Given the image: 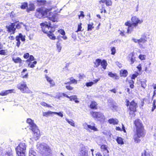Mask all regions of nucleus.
Returning <instances> with one entry per match:
<instances>
[{
    "label": "nucleus",
    "mask_w": 156,
    "mask_h": 156,
    "mask_svg": "<svg viewBox=\"0 0 156 156\" xmlns=\"http://www.w3.org/2000/svg\"><path fill=\"white\" fill-rule=\"evenodd\" d=\"M132 23L129 22H126L125 25L128 26L127 32L131 33L133 31L134 27H136L138 24H140L143 22L142 19H139L136 16H133L131 18Z\"/></svg>",
    "instance_id": "f257e3e1"
},
{
    "label": "nucleus",
    "mask_w": 156,
    "mask_h": 156,
    "mask_svg": "<svg viewBox=\"0 0 156 156\" xmlns=\"http://www.w3.org/2000/svg\"><path fill=\"white\" fill-rule=\"evenodd\" d=\"M66 88H67V89L69 90H72L73 89V87H72L71 86L69 85L66 86Z\"/></svg>",
    "instance_id": "338daca9"
},
{
    "label": "nucleus",
    "mask_w": 156,
    "mask_h": 156,
    "mask_svg": "<svg viewBox=\"0 0 156 156\" xmlns=\"http://www.w3.org/2000/svg\"><path fill=\"white\" fill-rule=\"evenodd\" d=\"M105 4L107 6H110L112 4V2L111 0H107Z\"/></svg>",
    "instance_id": "09e8293b"
},
{
    "label": "nucleus",
    "mask_w": 156,
    "mask_h": 156,
    "mask_svg": "<svg viewBox=\"0 0 156 156\" xmlns=\"http://www.w3.org/2000/svg\"><path fill=\"white\" fill-rule=\"evenodd\" d=\"M34 4H36L35 1L34 2V3H33L31 2H29V4L28 6L29 8H27V10H34L35 9V5Z\"/></svg>",
    "instance_id": "aec40b11"
},
{
    "label": "nucleus",
    "mask_w": 156,
    "mask_h": 156,
    "mask_svg": "<svg viewBox=\"0 0 156 156\" xmlns=\"http://www.w3.org/2000/svg\"><path fill=\"white\" fill-rule=\"evenodd\" d=\"M29 56V53H27L24 55L23 57L25 58H27Z\"/></svg>",
    "instance_id": "0e129e2a"
},
{
    "label": "nucleus",
    "mask_w": 156,
    "mask_h": 156,
    "mask_svg": "<svg viewBox=\"0 0 156 156\" xmlns=\"http://www.w3.org/2000/svg\"><path fill=\"white\" fill-rule=\"evenodd\" d=\"M52 114H54V112H52L51 111H48L46 112H44L43 113V116L45 117H48L50 115Z\"/></svg>",
    "instance_id": "7c9ffc66"
},
{
    "label": "nucleus",
    "mask_w": 156,
    "mask_h": 156,
    "mask_svg": "<svg viewBox=\"0 0 156 156\" xmlns=\"http://www.w3.org/2000/svg\"><path fill=\"white\" fill-rule=\"evenodd\" d=\"M101 66H102V68H103L104 69H106L107 65V63L105 60H103L102 61H101Z\"/></svg>",
    "instance_id": "bb28decb"
},
{
    "label": "nucleus",
    "mask_w": 156,
    "mask_h": 156,
    "mask_svg": "<svg viewBox=\"0 0 156 156\" xmlns=\"http://www.w3.org/2000/svg\"><path fill=\"white\" fill-rule=\"evenodd\" d=\"M93 23H91L90 24H88V31H90L92 30V29L94 27H93Z\"/></svg>",
    "instance_id": "f704fd0d"
},
{
    "label": "nucleus",
    "mask_w": 156,
    "mask_h": 156,
    "mask_svg": "<svg viewBox=\"0 0 156 156\" xmlns=\"http://www.w3.org/2000/svg\"><path fill=\"white\" fill-rule=\"evenodd\" d=\"M82 23H80L78 25V28L77 30L76 31V32H78V31H81V29L82 28L81 27Z\"/></svg>",
    "instance_id": "3c124183"
},
{
    "label": "nucleus",
    "mask_w": 156,
    "mask_h": 156,
    "mask_svg": "<svg viewBox=\"0 0 156 156\" xmlns=\"http://www.w3.org/2000/svg\"><path fill=\"white\" fill-rule=\"evenodd\" d=\"M111 51H112L111 54L114 55L115 53V48L114 47H112L111 49Z\"/></svg>",
    "instance_id": "5fc2aeb1"
},
{
    "label": "nucleus",
    "mask_w": 156,
    "mask_h": 156,
    "mask_svg": "<svg viewBox=\"0 0 156 156\" xmlns=\"http://www.w3.org/2000/svg\"><path fill=\"white\" fill-rule=\"evenodd\" d=\"M118 31L119 32V34L120 35L122 36H124L125 34H124V30H119Z\"/></svg>",
    "instance_id": "bf43d9fd"
},
{
    "label": "nucleus",
    "mask_w": 156,
    "mask_h": 156,
    "mask_svg": "<svg viewBox=\"0 0 156 156\" xmlns=\"http://www.w3.org/2000/svg\"><path fill=\"white\" fill-rule=\"evenodd\" d=\"M101 149L102 150H103V151L105 152L106 151L107 152H108V151L107 149V147L106 145H102L101 146Z\"/></svg>",
    "instance_id": "4c0bfd02"
},
{
    "label": "nucleus",
    "mask_w": 156,
    "mask_h": 156,
    "mask_svg": "<svg viewBox=\"0 0 156 156\" xmlns=\"http://www.w3.org/2000/svg\"><path fill=\"white\" fill-rule=\"evenodd\" d=\"M47 11L45 10H37L35 16L38 18L41 19L46 17Z\"/></svg>",
    "instance_id": "ddd939ff"
},
{
    "label": "nucleus",
    "mask_w": 156,
    "mask_h": 156,
    "mask_svg": "<svg viewBox=\"0 0 156 156\" xmlns=\"http://www.w3.org/2000/svg\"><path fill=\"white\" fill-rule=\"evenodd\" d=\"M134 124L136 127V132H144V127L141 121L139 119L135 120Z\"/></svg>",
    "instance_id": "1a4fd4ad"
},
{
    "label": "nucleus",
    "mask_w": 156,
    "mask_h": 156,
    "mask_svg": "<svg viewBox=\"0 0 156 156\" xmlns=\"http://www.w3.org/2000/svg\"><path fill=\"white\" fill-rule=\"evenodd\" d=\"M69 98L71 101H74L77 99V97L76 96L74 95L69 97Z\"/></svg>",
    "instance_id": "49530a36"
},
{
    "label": "nucleus",
    "mask_w": 156,
    "mask_h": 156,
    "mask_svg": "<svg viewBox=\"0 0 156 156\" xmlns=\"http://www.w3.org/2000/svg\"><path fill=\"white\" fill-rule=\"evenodd\" d=\"M36 4L38 6H41V8H39L37 9L36 10H52V9H55L56 8V6H52L49 8H47L44 7V9H42L43 7L46 6V2L44 0H37V1H35Z\"/></svg>",
    "instance_id": "39448f33"
},
{
    "label": "nucleus",
    "mask_w": 156,
    "mask_h": 156,
    "mask_svg": "<svg viewBox=\"0 0 156 156\" xmlns=\"http://www.w3.org/2000/svg\"><path fill=\"white\" fill-rule=\"evenodd\" d=\"M15 23H11L10 24L6 26V28L7 29V31L10 33V34H14L16 30Z\"/></svg>",
    "instance_id": "4468645a"
},
{
    "label": "nucleus",
    "mask_w": 156,
    "mask_h": 156,
    "mask_svg": "<svg viewBox=\"0 0 156 156\" xmlns=\"http://www.w3.org/2000/svg\"><path fill=\"white\" fill-rule=\"evenodd\" d=\"M27 122L30 125L31 128V129H34V128H36L37 127L36 125L34 123V121L30 118L27 119Z\"/></svg>",
    "instance_id": "6ab92c4d"
},
{
    "label": "nucleus",
    "mask_w": 156,
    "mask_h": 156,
    "mask_svg": "<svg viewBox=\"0 0 156 156\" xmlns=\"http://www.w3.org/2000/svg\"><path fill=\"white\" fill-rule=\"evenodd\" d=\"M28 66L31 68H34L35 67L34 65L31 62H29L28 63Z\"/></svg>",
    "instance_id": "864d4df0"
},
{
    "label": "nucleus",
    "mask_w": 156,
    "mask_h": 156,
    "mask_svg": "<svg viewBox=\"0 0 156 156\" xmlns=\"http://www.w3.org/2000/svg\"><path fill=\"white\" fill-rule=\"evenodd\" d=\"M138 74L139 73L138 72L135 73V74L132 75L131 78L132 79H134L138 75Z\"/></svg>",
    "instance_id": "8fccbe9b"
},
{
    "label": "nucleus",
    "mask_w": 156,
    "mask_h": 156,
    "mask_svg": "<svg viewBox=\"0 0 156 156\" xmlns=\"http://www.w3.org/2000/svg\"><path fill=\"white\" fill-rule=\"evenodd\" d=\"M108 75L111 77L114 78L115 79L118 80L119 79V76H117L115 73H113L111 72H109L108 73Z\"/></svg>",
    "instance_id": "4be33fe9"
},
{
    "label": "nucleus",
    "mask_w": 156,
    "mask_h": 156,
    "mask_svg": "<svg viewBox=\"0 0 156 156\" xmlns=\"http://www.w3.org/2000/svg\"><path fill=\"white\" fill-rule=\"evenodd\" d=\"M34 60V58L33 55H31L30 56L29 58L27 61L26 62H31V61Z\"/></svg>",
    "instance_id": "58836bf2"
},
{
    "label": "nucleus",
    "mask_w": 156,
    "mask_h": 156,
    "mask_svg": "<svg viewBox=\"0 0 156 156\" xmlns=\"http://www.w3.org/2000/svg\"><path fill=\"white\" fill-rule=\"evenodd\" d=\"M45 78L47 80L48 82H49L52 80L51 79V78L49 77L47 75L45 76Z\"/></svg>",
    "instance_id": "69168bd1"
},
{
    "label": "nucleus",
    "mask_w": 156,
    "mask_h": 156,
    "mask_svg": "<svg viewBox=\"0 0 156 156\" xmlns=\"http://www.w3.org/2000/svg\"><path fill=\"white\" fill-rule=\"evenodd\" d=\"M101 60L100 59H97L94 62V67H98L100 64Z\"/></svg>",
    "instance_id": "a878e982"
},
{
    "label": "nucleus",
    "mask_w": 156,
    "mask_h": 156,
    "mask_svg": "<svg viewBox=\"0 0 156 156\" xmlns=\"http://www.w3.org/2000/svg\"><path fill=\"white\" fill-rule=\"evenodd\" d=\"M49 83L50 84V87H52L54 86L55 85V83L53 80H52Z\"/></svg>",
    "instance_id": "052dcab7"
},
{
    "label": "nucleus",
    "mask_w": 156,
    "mask_h": 156,
    "mask_svg": "<svg viewBox=\"0 0 156 156\" xmlns=\"http://www.w3.org/2000/svg\"><path fill=\"white\" fill-rule=\"evenodd\" d=\"M47 11L46 17L53 22L58 21V14L56 10H45Z\"/></svg>",
    "instance_id": "f03ea898"
},
{
    "label": "nucleus",
    "mask_w": 156,
    "mask_h": 156,
    "mask_svg": "<svg viewBox=\"0 0 156 156\" xmlns=\"http://www.w3.org/2000/svg\"><path fill=\"white\" fill-rule=\"evenodd\" d=\"M21 25H23V26H25L24 24L22 22L19 23L18 24H17L16 26V27H15L16 29V28L17 29H20L21 27Z\"/></svg>",
    "instance_id": "e433bc0d"
},
{
    "label": "nucleus",
    "mask_w": 156,
    "mask_h": 156,
    "mask_svg": "<svg viewBox=\"0 0 156 156\" xmlns=\"http://www.w3.org/2000/svg\"><path fill=\"white\" fill-rule=\"evenodd\" d=\"M28 4L27 2H23L21 3V5L20 6V8L21 9H24L28 8Z\"/></svg>",
    "instance_id": "cd10ccee"
},
{
    "label": "nucleus",
    "mask_w": 156,
    "mask_h": 156,
    "mask_svg": "<svg viewBox=\"0 0 156 156\" xmlns=\"http://www.w3.org/2000/svg\"><path fill=\"white\" fill-rule=\"evenodd\" d=\"M144 132H136V133L134 135L133 138L135 142L138 143L140 142V140L139 138L144 136Z\"/></svg>",
    "instance_id": "2eb2a0df"
},
{
    "label": "nucleus",
    "mask_w": 156,
    "mask_h": 156,
    "mask_svg": "<svg viewBox=\"0 0 156 156\" xmlns=\"http://www.w3.org/2000/svg\"><path fill=\"white\" fill-rule=\"evenodd\" d=\"M94 84V82L91 81L87 83H86V85L87 87H89L91 86Z\"/></svg>",
    "instance_id": "c03bdc74"
},
{
    "label": "nucleus",
    "mask_w": 156,
    "mask_h": 156,
    "mask_svg": "<svg viewBox=\"0 0 156 156\" xmlns=\"http://www.w3.org/2000/svg\"><path fill=\"white\" fill-rule=\"evenodd\" d=\"M88 148L86 146H82L80 149L79 156H89L88 153Z\"/></svg>",
    "instance_id": "f8f14e48"
},
{
    "label": "nucleus",
    "mask_w": 156,
    "mask_h": 156,
    "mask_svg": "<svg viewBox=\"0 0 156 156\" xmlns=\"http://www.w3.org/2000/svg\"><path fill=\"white\" fill-rule=\"evenodd\" d=\"M55 31V29L52 30L49 33H48V36L50 38L53 40H55V37L54 35V34H52V32H54Z\"/></svg>",
    "instance_id": "b1692460"
},
{
    "label": "nucleus",
    "mask_w": 156,
    "mask_h": 156,
    "mask_svg": "<svg viewBox=\"0 0 156 156\" xmlns=\"http://www.w3.org/2000/svg\"><path fill=\"white\" fill-rule=\"evenodd\" d=\"M127 72L126 70H122L120 71V75L121 76L126 77L127 76Z\"/></svg>",
    "instance_id": "2f4dec72"
},
{
    "label": "nucleus",
    "mask_w": 156,
    "mask_h": 156,
    "mask_svg": "<svg viewBox=\"0 0 156 156\" xmlns=\"http://www.w3.org/2000/svg\"><path fill=\"white\" fill-rule=\"evenodd\" d=\"M58 32L59 33L63 36H64L65 34V32L64 30H63L60 29L58 30Z\"/></svg>",
    "instance_id": "a18cd8bd"
},
{
    "label": "nucleus",
    "mask_w": 156,
    "mask_h": 156,
    "mask_svg": "<svg viewBox=\"0 0 156 156\" xmlns=\"http://www.w3.org/2000/svg\"><path fill=\"white\" fill-rule=\"evenodd\" d=\"M91 114L92 117L94 118L103 119H104V117L103 114L100 112H92Z\"/></svg>",
    "instance_id": "f3484780"
},
{
    "label": "nucleus",
    "mask_w": 156,
    "mask_h": 156,
    "mask_svg": "<svg viewBox=\"0 0 156 156\" xmlns=\"http://www.w3.org/2000/svg\"><path fill=\"white\" fill-rule=\"evenodd\" d=\"M20 34H19L18 36H17L16 37V41H20Z\"/></svg>",
    "instance_id": "774afa93"
},
{
    "label": "nucleus",
    "mask_w": 156,
    "mask_h": 156,
    "mask_svg": "<svg viewBox=\"0 0 156 156\" xmlns=\"http://www.w3.org/2000/svg\"><path fill=\"white\" fill-rule=\"evenodd\" d=\"M37 149L43 154H48L51 153V150L49 146L45 143L38 144L37 145Z\"/></svg>",
    "instance_id": "7ed1b4c3"
},
{
    "label": "nucleus",
    "mask_w": 156,
    "mask_h": 156,
    "mask_svg": "<svg viewBox=\"0 0 156 156\" xmlns=\"http://www.w3.org/2000/svg\"><path fill=\"white\" fill-rule=\"evenodd\" d=\"M136 61L135 58L134 57L133 54H132L131 57L130 58L131 64H133Z\"/></svg>",
    "instance_id": "79ce46f5"
},
{
    "label": "nucleus",
    "mask_w": 156,
    "mask_h": 156,
    "mask_svg": "<svg viewBox=\"0 0 156 156\" xmlns=\"http://www.w3.org/2000/svg\"><path fill=\"white\" fill-rule=\"evenodd\" d=\"M57 47L58 51L60 52L62 48V47L61 46V44L59 41L57 42Z\"/></svg>",
    "instance_id": "c9c22d12"
},
{
    "label": "nucleus",
    "mask_w": 156,
    "mask_h": 156,
    "mask_svg": "<svg viewBox=\"0 0 156 156\" xmlns=\"http://www.w3.org/2000/svg\"><path fill=\"white\" fill-rule=\"evenodd\" d=\"M126 105L127 106H128L129 104H130L129 108L130 111L133 112L136 111L137 105V104L135 103L133 101H132L130 103L129 100L126 99Z\"/></svg>",
    "instance_id": "9b49d317"
},
{
    "label": "nucleus",
    "mask_w": 156,
    "mask_h": 156,
    "mask_svg": "<svg viewBox=\"0 0 156 156\" xmlns=\"http://www.w3.org/2000/svg\"><path fill=\"white\" fill-rule=\"evenodd\" d=\"M41 26L42 31L44 33L48 34L52 30L54 29L53 28H52L50 23H47V22L42 23L41 24Z\"/></svg>",
    "instance_id": "423d86ee"
},
{
    "label": "nucleus",
    "mask_w": 156,
    "mask_h": 156,
    "mask_svg": "<svg viewBox=\"0 0 156 156\" xmlns=\"http://www.w3.org/2000/svg\"><path fill=\"white\" fill-rule=\"evenodd\" d=\"M83 126L84 128L89 132H91L92 131L94 132L98 131V128L95 126V124L94 123H92L91 125L85 123Z\"/></svg>",
    "instance_id": "9d476101"
},
{
    "label": "nucleus",
    "mask_w": 156,
    "mask_h": 156,
    "mask_svg": "<svg viewBox=\"0 0 156 156\" xmlns=\"http://www.w3.org/2000/svg\"><path fill=\"white\" fill-rule=\"evenodd\" d=\"M10 16L12 18H13L16 16V14L15 13H14V12L13 11H12V12L10 13Z\"/></svg>",
    "instance_id": "680f3d73"
},
{
    "label": "nucleus",
    "mask_w": 156,
    "mask_h": 156,
    "mask_svg": "<svg viewBox=\"0 0 156 156\" xmlns=\"http://www.w3.org/2000/svg\"><path fill=\"white\" fill-rule=\"evenodd\" d=\"M20 39L21 40L23 41H25V38L24 36H23V35L21 34H20Z\"/></svg>",
    "instance_id": "13d9d810"
},
{
    "label": "nucleus",
    "mask_w": 156,
    "mask_h": 156,
    "mask_svg": "<svg viewBox=\"0 0 156 156\" xmlns=\"http://www.w3.org/2000/svg\"><path fill=\"white\" fill-rule=\"evenodd\" d=\"M132 41L135 43H137L140 48H146V45L145 44L143 45L141 43L144 44L147 41L146 37L145 36H142L139 39H137L134 38H132Z\"/></svg>",
    "instance_id": "0eeeda50"
},
{
    "label": "nucleus",
    "mask_w": 156,
    "mask_h": 156,
    "mask_svg": "<svg viewBox=\"0 0 156 156\" xmlns=\"http://www.w3.org/2000/svg\"><path fill=\"white\" fill-rule=\"evenodd\" d=\"M140 82L142 87L145 89L147 86V84H146L147 80L144 79L143 80L141 81Z\"/></svg>",
    "instance_id": "473e14b6"
},
{
    "label": "nucleus",
    "mask_w": 156,
    "mask_h": 156,
    "mask_svg": "<svg viewBox=\"0 0 156 156\" xmlns=\"http://www.w3.org/2000/svg\"><path fill=\"white\" fill-rule=\"evenodd\" d=\"M80 14L78 15L79 18V19H82L84 17L83 12V11L80 12Z\"/></svg>",
    "instance_id": "37998d69"
},
{
    "label": "nucleus",
    "mask_w": 156,
    "mask_h": 156,
    "mask_svg": "<svg viewBox=\"0 0 156 156\" xmlns=\"http://www.w3.org/2000/svg\"><path fill=\"white\" fill-rule=\"evenodd\" d=\"M41 105L44 106H46L47 107H51L49 105L47 104V103L44 102L41 103Z\"/></svg>",
    "instance_id": "6e6d98bb"
},
{
    "label": "nucleus",
    "mask_w": 156,
    "mask_h": 156,
    "mask_svg": "<svg viewBox=\"0 0 156 156\" xmlns=\"http://www.w3.org/2000/svg\"><path fill=\"white\" fill-rule=\"evenodd\" d=\"M63 112H54V114L56 115H58L59 116H60L62 117L63 116V115L62 114Z\"/></svg>",
    "instance_id": "de8ad7c7"
},
{
    "label": "nucleus",
    "mask_w": 156,
    "mask_h": 156,
    "mask_svg": "<svg viewBox=\"0 0 156 156\" xmlns=\"http://www.w3.org/2000/svg\"><path fill=\"white\" fill-rule=\"evenodd\" d=\"M66 120L71 125L73 126H75V123L73 120L71 119H69L67 118H66Z\"/></svg>",
    "instance_id": "c756f323"
},
{
    "label": "nucleus",
    "mask_w": 156,
    "mask_h": 156,
    "mask_svg": "<svg viewBox=\"0 0 156 156\" xmlns=\"http://www.w3.org/2000/svg\"><path fill=\"white\" fill-rule=\"evenodd\" d=\"M14 91L13 90H9L5 91H2L0 93V95L1 96H5L9 93H12Z\"/></svg>",
    "instance_id": "412c9836"
},
{
    "label": "nucleus",
    "mask_w": 156,
    "mask_h": 156,
    "mask_svg": "<svg viewBox=\"0 0 156 156\" xmlns=\"http://www.w3.org/2000/svg\"><path fill=\"white\" fill-rule=\"evenodd\" d=\"M6 52L5 50H2L0 51V54L1 55H5Z\"/></svg>",
    "instance_id": "4d7b16f0"
},
{
    "label": "nucleus",
    "mask_w": 156,
    "mask_h": 156,
    "mask_svg": "<svg viewBox=\"0 0 156 156\" xmlns=\"http://www.w3.org/2000/svg\"><path fill=\"white\" fill-rule=\"evenodd\" d=\"M97 104L95 101H92L91 102L90 107L92 109H97Z\"/></svg>",
    "instance_id": "393cba45"
},
{
    "label": "nucleus",
    "mask_w": 156,
    "mask_h": 156,
    "mask_svg": "<svg viewBox=\"0 0 156 156\" xmlns=\"http://www.w3.org/2000/svg\"><path fill=\"white\" fill-rule=\"evenodd\" d=\"M117 142L119 144H123V141L122 138L120 137H118L116 139Z\"/></svg>",
    "instance_id": "72a5a7b5"
},
{
    "label": "nucleus",
    "mask_w": 156,
    "mask_h": 156,
    "mask_svg": "<svg viewBox=\"0 0 156 156\" xmlns=\"http://www.w3.org/2000/svg\"><path fill=\"white\" fill-rule=\"evenodd\" d=\"M17 87L23 93H30V92L25 82H21L18 85Z\"/></svg>",
    "instance_id": "6e6552de"
},
{
    "label": "nucleus",
    "mask_w": 156,
    "mask_h": 156,
    "mask_svg": "<svg viewBox=\"0 0 156 156\" xmlns=\"http://www.w3.org/2000/svg\"><path fill=\"white\" fill-rule=\"evenodd\" d=\"M26 146L24 143H21L16 148L17 154L18 156H25V152Z\"/></svg>",
    "instance_id": "20e7f679"
},
{
    "label": "nucleus",
    "mask_w": 156,
    "mask_h": 156,
    "mask_svg": "<svg viewBox=\"0 0 156 156\" xmlns=\"http://www.w3.org/2000/svg\"><path fill=\"white\" fill-rule=\"evenodd\" d=\"M70 82L72 84H77V80L74 79L73 77H72L70 79Z\"/></svg>",
    "instance_id": "a19ab883"
},
{
    "label": "nucleus",
    "mask_w": 156,
    "mask_h": 156,
    "mask_svg": "<svg viewBox=\"0 0 156 156\" xmlns=\"http://www.w3.org/2000/svg\"><path fill=\"white\" fill-rule=\"evenodd\" d=\"M108 122L110 124H113L114 125L117 124L118 123V121L116 119H109Z\"/></svg>",
    "instance_id": "5701e85b"
},
{
    "label": "nucleus",
    "mask_w": 156,
    "mask_h": 156,
    "mask_svg": "<svg viewBox=\"0 0 156 156\" xmlns=\"http://www.w3.org/2000/svg\"><path fill=\"white\" fill-rule=\"evenodd\" d=\"M33 132V138L35 140H37L38 139L40 136V133L39 130L38 129L37 127L34 129H31Z\"/></svg>",
    "instance_id": "dca6fc26"
},
{
    "label": "nucleus",
    "mask_w": 156,
    "mask_h": 156,
    "mask_svg": "<svg viewBox=\"0 0 156 156\" xmlns=\"http://www.w3.org/2000/svg\"><path fill=\"white\" fill-rule=\"evenodd\" d=\"M108 106L109 108L112 110H116L117 108V106L114 104L113 101L111 100H109L108 103Z\"/></svg>",
    "instance_id": "a211bd4d"
},
{
    "label": "nucleus",
    "mask_w": 156,
    "mask_h": 156,
    "mask_svg": "<svg viewBox=\"0 0 156 156\" xmlns=\"http://www.w3.org/2000/svg\"><path fill=\"white\" fill-rule=\"evenodd\" d=\"M5 156H12V153L10 152H7L5 154Z\"/></svg>",
    "instance_id": "e2e57ef3"
},
{
    "label": "nucleus",
    "mask_w": 156,
    "mask_h": 156,
    "mask_svg": "<svg viewBox=\"0 0 156 156\" xmlns=\"http://www.w3.org/2000/svg\"><path fill=\"white\" fill-rule=\"evenodd\" d=\"M36 153L33 150H30L29 152V156H35Z\"/></svg>",
    "instance_id": "ea45409f"
},
{
    "label": "nucleus",
    "mask_w": 156,
    "mask_h": 156,
    "mask_svg": "<svg viewBox=\"0 0 156 156\" xmlns=\"http://www.w3.org/2000/svg\"><path fill=\"white\" fill-rule=\"evenodd\" d=\"M12 60L15 63H20L21 62L22 60L19 57H17L16 58H12Z\"/></svg>",
    "instance_id": "c85d7f7f"
},
{
    "label": "nucleus",
    "mask_w": 156,
    "mask_h": 156,
    "mask_svg": "<svg viewBox=\"0 0 156 156\" xmlns=\"http://www.w3.org/2000/svg\"><path fill=\"white\" fill-rule=\"evenodd\" d=\"M145 55H140L139 56V58L141 60H143L145 59Z\"/></svg>",
    "instance_id": "603ef678"
}]
</instances>
